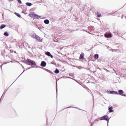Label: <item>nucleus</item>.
<instances>
[{
	"instance_id": "f257e3e1",
	"label": "nucleus",
	"mask_w": 126,
	"mask_h": 126,
	"mask_svg": "<svg viewBox=\"0 0 126 126\" xmlns=\"http://www.w3.org/2000/svg\"><path fill=\"white\" fill-rule=\"evenodd\" d=\"M24 63L27 64L31 65L32 67H33L34 66L36 65V64L34 61L30 59H27L25 60L24 58Z\"/></svg>"
},
{
	"instance_id": "f03ea898",
	"label": "nucleus",
	"mask_w": 126,
	"mask_h": 126,
	"mask_svg": "<svg viewBox=\"0 0 126 126\" xmlns=\"http://www.w3.org/2000/svg\"><path fill=\"white\" fill-rule=\"evenodd\" d=\"M100 120H105L108 121V124L110 118H109L108 116L107 115H104L100 118Z\"/></svg>"
},
{
	"instance_id": "7ed1b4c3",
	"label": "nucleus",
	"mask_w": 126,
	"mask_h": 126,
	"mask_svg": "<svg viewBox=\"0 0 126 126\" xmlns=\"http://www.w3.org/2000/svg\"><path fill=\"white\" fill-rule=\"evenodd\" d=\"M107 92L108 94H118V93L116 91L110 90L107 91Z\"/></svg>"
},
{
	"instance_id": "20e7f679",
	"label": "nucleus",
	"mask_w": 126,
	"mask_h": 126,
	"mask_svg": "<svg viewBox=\"0 0 126 126\" xmlns=\"http://www.w3.org/2000/svg\"><path fill=\"white\" fill-rule=\"evenodd\" d=\"M118 94L120 95L125 96L126 97V95L125 94H123L124 92V91L122 90H119L118 91Z\"/></svg>"
},
{
	"instance_id": "39448f33",
	"label": "nucleus",
	"mask_w": 126,
	"mask_h": 126,
	"mask_svg": "<svg viewBox=\"0 0 126 126\" xmlns=\"http://www.w3.org/2000/svg\"><path fill=\"white\" fill-rule=\"evenodd\" d=\"M45 54L48 56L50 57L53 58V56L52 55L50 52L48 51H46L45 52Z\"/></svg>"
},
{
	"instance_id": "423d86ee",
	"label": "nucleus",
	"mask_w": 126,
	"mask_h": 126,
	"mask_svg": "<svg viewBox=\"0 0 126 126\" xmlns=\"http://www.w3.org/2000/svg\"><path fill=\"white\" fill-rule=\"evenodd\" d=\"M46 62L44 61H42L41 62L40 66L43 67H45L46 65Z\"/></svg>"
},
{
	"instance_id": "0eeeda50",
	"label": "nucleus",
	"mask_w": 126,
	"mask_h": 126,
	"mask_svg": "<svg viewBox=\"0 0 126 126\" xmlns=\"http://www.w3.org/2000/svg\"><path fill=\"white\" fill-rule=\"evenodd\" d=\"M105 37L107 38H109L111 37L112 36V35L110 34H104Z\"/></svg>"
},
{
	"instance_id": "6e6552de",
	"label": "nucleus",
	"mask_w": 126,
	"mask_h": 126,
	"mask_svg": "<svg viewBox=\"0 0 126 126\" xmlns=\"http://www.w3.org/2000/svg\"><path fill=\"white\" fill-rule=\"evenodd\" d=\"M84 55L83 53H81L79 56V59L81 60L83 59L84 58Z\"/></svg>"
},
{
	"instance_id": "1a4fd4ad",
	"label": "nucleus",
	"mask_w": 126,
	"mask_h": 126,
	"mask_svg": "<svg viewBox=\"0 0 126 126\" xmlns=\"http://www.w3.org/2000/svg\"><path fill=\"white\" fill-rule=\"evenodd\" d=\"M40 37L37 35L35 38L37 41H38L39 42H42V40H40Z\"/></svg>"
},
{
	"instance_id": "9d476101",
	"label": "nucleus",
	"mask_w": 126,
	"mask_h": 126,
	"mask_svg": "<svg viewBox=\"0 0 126 126\" xmlns=\"http://www.w3.org/2000/svg\"><path fill=\"white\" fill-rule=\"evenodd\" d=\"M108 110L110 113L112 112L113 111V107L112 106H109L108 107Z\"/></svg>"
},
{
	"instance_id": "9b49d317",
	"label": "nucleus",
	"mask_w": 126,
	"mask_h": 126,
	"mask_svg": "<svg viewBox=\"0 0 126 126\" xmlns=\"http://www.w3.org/2000/svg\"><path fill=\"white\" fill-rule=\"evenodd\" d=\"M99 55L97 54H96L94 55V58L95 60H97L99 58Z\"/></svg>"
},
{
	"instance_id": "f8f14e48",
	"label": "nucleus",
	"mask_w": 126,
	"mask_h": 126,
	"mask_svg": "<svg viewBox=\"0 0 126 126\" xmlns=\"http://www.w3.org/2000/svg\"><path fill=\"white\" fill-rule=\"evenodd\" d=\"M44 22L46 24H48L49 23V20L47 19H46L44 20Z\"/></svg>"
},
{
	"instance_id": "ddd939ff",
	"label": "nucleus",
	"mask_w": 126,
	"mask_h": 126,
	"mask_svg": "<svg viewBox=\"0 0 126 126\" xmlns=\"http://www.w3.org/2000/svg\"><path fill=\"white\" fill-rule=\"evenodd\" d=\"M26 5L28 6H30L32 5L33 4L31 2H27L26 3Z\"/></svg>"
},
{
	"instance_id": "4468645a",
	"label": "nucleus",
	"mask_w": 126,
	"mask_h": 126,
	"mask_svg": "<svg viewBox=\"0 0 126 126\" xmlns=\"http://www.w3.org/2000/svg\"><path fill=\"white\" fill-rule=\"evenodd\" d=\"M6 26V25L5 24H1V25L0 27V29H2L4 28Z\"/></svg>"
},
{
	"instance_id": "2eb2a0df",
	"label": "nucleus",
	"mask_w": 126,
	"mask_h": 126,
	"mask_svg": "<svg viewBox=\"0 0 126 126\" xmlns=\"http://www.w3.org/2000/svg\"><path fill=\"white\" fill-rule=\"evenodd\" d=\"M76 108V109H79V110H82L78 108V107H72L71 106H69V107H68L67 108H65L64 109H67V108Z\"/></svg>"
},
{
	"instance_id": "dca6fc26",
	"label": "nucleus",
	"mask_w": 126,
	"mask_h": 126,
	"mask_svg": "<svg viewBox=\"0 0 126 126\" xmlns=\"http://www.w3.org/2000/svg\"><path fill=\"white\" fill-rule=\"evenodd\" d=\"M34 14L33 13L32 14H29V16L33 18Z\"/></svg>"
},
{
	"instance_id": "f3484780",
	"label": "nucleus",
	"mask_w": 126,
	"mask_h": 126,
	"mask_svg": "<svg viewBox=\"0 0 126 126\" xmlns=\"http://www.w3.org/2000/svg\"><path fill=\"white\" fill-rule=\"evenodd\" d=\"M54 72L55 73V74H58L59 72V70L56 68L55 70V71H54Z\"/></svg>"
},
{
	"instance_id": "a211bd4d",
	"label": "nucleus",
	"mask_w": 126,
	"mask_h": 126,
	"mask_svg": "<svg viewBox=\"0 0 126 126\" xmlns=\"http://www.w3.org/2000/svg\"><path fill=\"white\" fill-rule=\"evenodd\" d=\"M14 14L15 15H16L17 16L19 17H21V15L19 14V13H17L16 12H15Z\"/></svg>"
},
{
	"instance_id": "6ab92c4d",
	"label": "nucleus",
	"mask_w": 126,
	"mask_h": 126,
	"mask_svg": "<svg viewBox=\"0 0 126 126\" xmlns=\"http://www.w3.org/2000/svg\"><path fill=\"white\" fill-rule=\"evenodd\" d=\"M84 88L86 89L87 91L89 92L88 90H89V89L85 85H83L82 86Z\"/></svg>"
},
{
	"instance_id": "aec40b11",
	"label": "nucleus",
	"mask_w": 126,
	"mask_h": 126,
	"mask_svg": "<svg viewBox=\"0 0 126 126\" xmlns=\"http://www.w3.org/2000/svg\"><path fill=\"white\" fill-rule=\"evenodd\" d=\"M4 35L6 36H8L9 35L7 32H5L4 33Z\"/></svg>"
},
{
	"instance_id": "412c9836",
	"label": "nucleus",
	"mask_w": 126,
	"mask_h": 126,
	"mask_svg": "<svg viewBox=\"0 0 126 126\" xmlns=\"http://www.w3.org/2000/svg\"><path fill=\"white\" fill-rule=\"evenodd\" d=\"M37 35L35 33H34L33 34V35L32 36V38H35Z\"/></svg>"
},
{
	"instance_id": "4be33fe9",
	"label": "nucleus",
	"mask_w": 126,
	"mask_h": 126,
	"mask_svg": "<svg viewBox=\"0 0 126 126\" xmlns=\"http://www.w3.org/2000/svg\"><path fill=\"white\" fill-rule=\"evenodd\" d=\"M69 74L70 76L72 77H73L74 78H75V77L74 76V74L70 73H69Z\"/></svg>"
},
{
	"instance_id": "5701e85b",
	"label": "nucleus",
	"mask_w": 126,
	"mask_h": 126,
	"mask_svg": "<svg viewBox=\"0 0 126 126\" xmlns=\"http://www.w3.org/2000/svg\"><path fill=\"white\" fill-rule=\"evenodd\" d=\"M98 121L97 119H96L93 122V123H94L96 124L98 122Z\"/></svg>"
},
{
	"instance_id": "b1692460",
	"label": "nucleus",
	"mask_w": 126,
	"mask_h": 126,
	"mask_svg": "<svg viewBox=\"0 0 126 126\" xmlns=\"http://www.w3.org/2000/svg\"><path fill=\"white\" fill-rule=\"evenodd\" d=\"M44 70H46V71H47L49 73H50L51 72V71L49 70L48 69H47L46 68H44Z\"/></svg>"
},
{
	"instance_id": "393cba45",
	"label": "nucleus",
	"mask_w": 126,
	"mask_h": 126,
	"mask_svg": "<svg viewBox=\"0 0 126 126\" xmlns=\"http://www.w3.org/2000/svg\"><path fill=\"white\" fill-rule=\"evenodd\" d=\"M97 17H101V14H99V13H98V12H97Z\"/></svg>"
},
{
	"instance_id": "a878e982",
	"label": "nucleus",
	"mask_w": 126,
	"mask_h": 126,
	"mask_svg": "<svg viewBox=\"0 0 126 126\" xmlns=\"http://www.w3.org/2000/svg\"><path fill=\"white\" fill-rule=\"evenodd\" d=\"M77 68L78 69H86V68H85L84 67H81L80 66H78Z\"/></svg>"
},
{
	"instance_id": "bb28decb",
	"label": "nucleus",
	"mask_w": 126,
	"mask_h": 126,
	"mask_svg": "<svg viewBox=\"0 0 126 126\" xmlns=\"http://www.w3.org/2000/svg\"><path fill=\"white\" fill-rule=\"evenodd\" d=\"M41 17V16H39L37 15V17L36 18L38 19L40 18Z\"/></svg>"
},
{
	"instance_id": "cd10ccee",
	"label": "nucleus",
	"mask_w": 126,
	"mask_h": 126,
	"mask_svg": "<svg viewBox=\"0 0 126 126\" xmlns=\"http://www.w3.org/2000/svg\"><path fill=\"white\" fill-rule=\"evenodd\" d=\"M72 79L73 80H75V81H76V82H77L79 84H80V83L76 79Z\"/></svg>"
},
{
	"instance_id": "c85d7f7f",
	"label": "nucleus",
	"mask_w": 126,
	"mask_h": 126,
	"mask_svg": "<svg viewBox=\"0 0 126 126\" xmlns=\"http://www.w3.org/2000/svg\"><path fill=\"white\" fill-rule=\"evenodd\" d=\"M72 79L73 80H75V81H76V82H77L79 84H80V83L76 79Z\"/></svg>"
},
{
	"instance_id": "c756f323",
	"label": "nucleus",
	"mask_w": 126,
	"mask_h": 126,
	"mask_svg": "<svg viewBox=\"0 0 126 126\" xmlns=\"http://www.w3.org/2000/svg\"><path fill=\"white\" fill-rule=\"evenodd\" d=\"M56 93H57V81L56 82Z\"/></svg>"
},
{
	"instance_id": "7c9ffc66",
	"label": "nucleus",
	"mask_w": 126,
	"mask_h": 126,
	"mask_svg": "<svg viewBox=\"0 0 126 126\" xmlns=\"http://www.w3.org/2000/svg\"><path fill=\"white\" fill-rule=\"evenodd\" d=\"M37 14H34L33 18H36V17H37Z\"/></svg>"
},
{
	"instance_id": "2f4dec72",
	"label": "nucleus",
	"mask_w": 126,
	"mask_h": 126,
	"mask_svg": "<svg viewBox=\"0 0 126 126\" xmlns=\"http://www.w3.org/2000/svg\"><path fill=\"white\" fill-rule=\"evenodd\" d=\"M18 2L20 4L22 3V2L21 0H17Z\"/></svg>"
},
{
	"instance_id": "473e14b6",
	"label": "nucleus",
	"mask_w": 126,
	"mask_h": 126,
	"mask_svg": "<svg viewBox=\"0 0 126 126\" xmlns=\"http://www.w3.org/2000/svg\"><path fill=\"white\" fill-rule=\"evenodd\" d=\"M77 31V30H71V32H75V31Z\"/></svg>"
},
{
	"instance_id": "72a5a7b5",
	"label": "nucleus",
	"mask_w": 126,
	"mask_h": 126,
	"mask_svg": "<svg viewBox=\"0 0 126 126\" xmlns=\"http://www.w3.org/2000/svg\"><path fill=\"white\" fill-rule=\"evenodd\" d=\"M51 63L54 65H56V64L55 63Z\"/></svg>"
},
{
	"instance_id": "f704fd0d",
	"label": "nucleus",
	"mask_w": 126,
	"mask_h": 126,
	"mask_svg": "<svg viewBox=\"0 0 126 126\" xmlns=\"http://www.w3.org/2000/svg\"><path fill=\"white\" fill-rule=\"evenodd\" d=\"M66 78H69V79H73L72 78H71L70 77H66Z\"/></svg>"
},
{
	"instance_id": "c9c22d12",
	"label": "nucleus",
	"mask_w": 126,
	"mask_h": 126,
	"mask_svg": "<svg viewBox=\"0 0 126 126\" xmlns=\"http://www.w3.org/2000/svg\"><path fill=\"white\" fill-rule=\"evenodd\" d=\"M24 73V71L22 72V73L17 78V79H18L20 76L23 73Z\"/></svg>"
},
{
	"instance_id": "e433bc0d",
	"label": "nucleus",
	"mask_w": 126,
	"mask_h": 126,
	"mask_svg": "<svg viewBox=\"0 0 126 126\" xmlns=\"http://www.w3.org/2000/svg\"><path fill=\"white\" fill-rule=\"evenodd\" d=\"M58 40H54V42H57Z\"/></svg>"
},
{
	"instance_id": "4c0bfd02",
	"label": "nucleus",
	"mask_w": 126,
	"mask_h": 126,
	"mask_svg": "<svg viewBox=\"0 0 126 126\" xmlns=\"http://www.w3.org/2000/svg\"><path fill=\"white\" fill-rule=\"evenodd\" d=\"M94 123H93L91 124V126H93L94 125Z\"/></svg>"
},
{
	"instance_id": "58836bf2",
	"label": "nucleus",
	"mask_w": 126,
	"mask_h": 126,
	"mask_svg": "<svg viewBox=\"0 0 126 126\" xmlns=\"http://www.w3.org/2000/svg\"><path fill=\"white\" fill-rule=\"evenodd\" d=\"M47 123H48V119H47Z\"/></svg>"
},
{
	"instance_id": "ea45409f",
	"label": "nucleus",
	"mask_w": 126,
	"mask_h": 126,
	"mask_svg": "<svg viewBox=\"0 0 126 126\" xmlns=\"http://www.w3.org/2000/svg\"><path fill=\"white\" fill-rule=\"evenodd\" d=\"M13 84H12L7 89V90H6V91L8 90V89H9V87H10V86L12 85Z\"/></svg>"
},
{
	"instance_id": "a19ab883",
	"label": "nucleus",
	"mask_w": 126,
	"mask_h": 126,
	"mask_svg": "<svg viewBox=\"0 0 126 126\" xmlns=\"http://www.w3.org/2000/svg\"><path fill=\"white\" fill-rule=\"evenodd\" d=\"M30 68H27V69H26L25 70H27V69H30ZM25 71V68H24V72Z\"/></svg>"
},
{
	"instance_id": "79ce46f5",
	"label": "nucleus",
	"mask_w": 126,
	"mask_h": 126,
	"mask_svg": "<svg viewBox=\"0 0 126 126\" xmlns=\"http://www.w3.org/2000/svg\"><path fill=\"white\" fill-rule=\"evenodd\" d=\"M51 73V74H54V73H53V72H52L51 71L50 73Z\"/></svg>"
},
{
	"instance_id": "37998d69",
	"label": "nucleus",
	"mask_w": 126,
	"mask_h": 126,
	"mask_svg": "<svg viewBox=\"0 0 126 126\" xmlns=\"http://www.w3.org/2000/svg\"><path fill=\"white\" fill-rule=\"evenodd\" d=\"M88 91H89V92H89V91H91V90H90V89H89V90H88Z\"/></svg>"
},
{
	"instance_id": "c03bdc74",
	"label": "nucleus",
	"mask_w": 126,
	"mask_h": 126,
	"mask_svg": "<svg viewBox=\"0 0 126 126\" xmlns=\"http://www.w3.org/2000/svg\"><path fill=\"white\" fill-rule=\"evenodd\" d=\"M80 85H81L82 86L83 85H81V84H80H80H79Z\"/></svg>"
},
{
	"instance_id": "a18cd8bd",
	"label": "nucleus",
	"mask_w": 126,
	"mask_h": 126,
	"mask_svg": "<svg viewBox=\"0 0 126 126\" xmlns=\"http://www.w3.org/2000/svg\"><path fill=\"white\" fill-rule=\"evenodd\" d=\"M94 115H95V116H96V113H95V114H94Z\"/></svg>"
},
{
	"instance_id": "49530a36",
	"label": "nucleus",
	"mask_w": 126,
	"mask_h": 126,
	"mask_svg": "<svg viewBox=\"0 0 126 126\" xmlns=\"http://www.w3.org/2000/svg\"><path fill=\"white\" fill-rule=\"evenodd\" d=\"M114 14H112L111 15H113V16H114Z\"/></svg>"
},
{
	"instance_id": "de8ad7c7",
	"label": "nucleus",
	"mask_w": 126,
	"mask_h": 126,
	"mask_svg": "<svg viewBox=\"0 0 126 126\" xmlns=\"http://www.w3.org/2000/svg\"><path fill=\"white\" fill-rule=\"evenodd\" d=\"M17 79V78L16 79V80L14 81L13 82V83H14V82H15V81Z\"/></svg>"
},
{
	"instance_id": "09e8293b",
	"label": "nucleus",
	"mask_w": 126,
	"mask_h": 126,
	"mask_svg": "<svg viewBox=\"0 0 126 126\" xmlns=\"http://www.w3.org/2000/svg\"><path fill=\"white\" fill-rule=\"evenodd\" d=\"M17 79V78L16 79V80L14 81L13 82V83H14V82H15V81Z\"/></svg>"
},
{
	"instance_id": "8fccbe9b",
	"label": "nucleus",
	"mask_w": 126,
	"mask_h": 126,
	"mask_svg": "<svg viewBox=\"0 0 126 126\" xmlns=\"http://www.w3.org/2000/svg\"><path fill=\"white\" fill-rule=\"evenodd\" d=\"M17 79V78L16 79V80L14 81L13 82V83H14V82H15V81Z\"/></svg>"
},
{
	"instance_id": "3c124183",
	"label": "nucleus",
	"mask_w": 126,
	"mask_h": 126,
	"mask_svg": "<svg viewBox=\"0 0 126 126\" xmlns=\"http://www.w3.org/2000/svg\"><path fill=\"white\" fill-rule=\"evenodd\" d=\"M17 79V78L16 79V80L14 81L13 82V83H14V82H15V81Z\"/></svg>"
},
{
	"instance_id": "603ef678",
	"label": "nucleus",
	"mask_w": 126,
	"mask_h": 126,
	"mask_svg": "<svg viewBox=\"0 0 126 126\" xmlns=\"http://www.w3.org/2000/svg\"><path fill=\"white\" fill-rule=\"evenodd\" d=\"M90 82H87V83H90Z\"/></svg>"
},
{
	"instance_id": "864d4df0",
	"label": "nucleus",
	"mask_w": 126,
	"mask_h": 126,
	"mask_svg": "<svg viewBox=\"0 0 126 126\" xmlns=\"http://www.w3.org/2000/svg\"><path fill=\"white\" fill-rule=\"evenodd\" d=\"M22 13H24V11H23L22 12Z\"/></svg>"
},
{
	"instance_id": "5fc2aeb1",
	"label": "nucleus",
	"mask_w": 126,
	"mask_h": 126,
	"mask_svg": "<svg viewBox=\"0 0 126 126\" xmlns=\"http://www.w3.org/2000/svg\"><path fill=\"white\" fill-rule=\"evenodd\" d=\"M2 65L1 66V69H2Z\"/></svg>"
},
{
	"instance_id": "6e6d98bb",
	"label": "nucleus",
	"mask_w": 126,
	"mask_h": 126,
	"mask_svg": "<svg viewBox=\"0 0 126 126\" xmlns=\"http://www.w3.org/2000/svg\"><path fill=\"white\" fill-rule=\"evenodd\" d=\"M110 14V15H111V13H110V14Z\"/></svg>"
},
{
	"instance_id": "4d7b16f0",
	"label": "nucleus",
	"mask_w": 126,
	"mask_h": 126,
	"mask_svg": "<svg viewBox=\"0 0 126 126\" xmlns=\"http://www.w3.org/2000/svg\"><path fill=\"white\" fill-rule=\"evenodd\" d=\"M121 18L122 19L123 18V17H122Z\"/></svg>"
},
{
	"instance_id": "13d9d810",
	"label": "nucleus",
	"mask_w": 126,
	"mask_h": 126,
	"mask_svg": "<svg viewBox=\"0 0 126 126\" xmlns=\"http://www.w3.org/2000/svg\"><path fill=\"white\" fill-rule=\"evenodd\" d=\"M23 66V67L24 68V66Z\"/></svg>"
}]
</instances>
